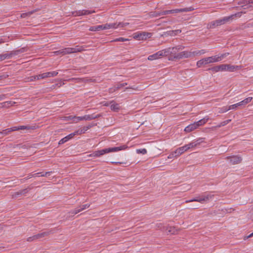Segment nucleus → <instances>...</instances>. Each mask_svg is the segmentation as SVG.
I'll return each instance as SVG.
<instances>
[{"label": "nucleus", "instance_id": "36", "mask_svg": "<svg viewBox=\"0 0 253 253\" xmlns=\"http://www.w3.org/2000/svg\"><path fill=\"white\" fill-rule=\"evenodd\" d=\"M182 52L183 53V54L184 57V58L194 57V54H194L193 51L190 52V51H182Z\"/></svg>", "mask_w": 253, "mask_h": 253}, {"label": "nucleus", "instance_id": "42", "mask_svg": "<svg viewBox=\"0 0 253 253\" xmlns=\"http://www.w3.org/2000/svg\"><path fill=\"white\" fill-rule=\"evenodd\" d=\"M206 52H207L206 50H205V49H202V50H200L194 51H193L194 56L203 54L205 53Z\"/></svg>", "mask_w": 253, "mask_h": 253}, {"label": "nucleus", "instance_id": "7", "mask_svg": "<svg viewBox=\"0 0 253 253\" xmlns=\"http://www.w3.org/2000/svg\"><path fill=\"white\" fill-rule=\"evenodd\" d=\"M152 36V33L148 32H140L134 34L133 38L138 40H144L150 38Z\"/></svg>", "mask_w": 253, "mask_h": 253}, {"label": "nucleus", "instance_id": "24", "mask_svg": "<svg viewBox=\"0 0 253 253\" xmlns=\"http://www.w3.org/2000/svg\"><path fill=\"white\" fill-rule=\"evenodd\" d=\"M28 190L27 189H24L21 190L18 192H14L12 195L13 198H17L19 195H24L28 192Z\"/></svg>", "mask_w": 253, "mask_h": 253}, {"label": "nucleus", "instance_id": "44", "mask_svg": "<svg viewBox=\"0 0 253 253\" xmlns=\"http://www.w3.org/2000/svg\"><path fill=\"white\" fill-rule=\"evenodd\" d=\"M183 54V53L182 51L181 52H179L178 53H177L176 55H174V60L184 58V57Z\"/></svg>", "mask_w": 253, "mask_h": 253}, {"label": "nucleus", "instance_id": "22", "mask_svg": "<svg viewBox=\"0 0 253 253\" xmlns=\"http://www.w3.org/2000/svg\"><path fill=\"white\" fill-rule=\"evenodd\" d=\"M74 136H75V133H74L73 132L69 134L67 136H66L64 137V138H63L62 139H61L59 141V143H58L59 144L61 145V144H64V143L66 142L67 141H68L70 139H71L72 138H73V137Z\"/></svg>", "mask_w": 253, "mask_h": 253}, {"label": "nucleus", "instance_id": "30", "mask_svg": "<svg viewBox=\"0 0 253 253\" xmlns=\"http://www.w3.org/2000/svg\"><path fill=\"white\" fill-rule=\"evenodd\" d=\"M100 115H95L94 114L87 115L83 116L84 120H91L98 118Z\"/></svg>", "mask_w": 253, "mask_h": 253}, {"label": "nucleus", "instance_id": "19", "mask_svg": "<svg viewBox=\"0 0 253 253\" xmlns=\"http://www.w3.org/2000/svg\"><path fill=\"white\" fill-rule=\"evenodd\" d=\"M106 153H107V152L106 148L102 150L96 151L93 153L91 154L90 156L98 157Z\"/></svg>", "mask_w": 253, "mask_h": 253}, {"label": "nucleus", "instance_id": "45", "mask_svg": "<svg viewBox=\"0 0 253 253\" xmlns=\"http://www.w3.org/2000/svg\"><path fill=\"white\" fill-rule=\"evenodd\" d=\"M183 54V53L182 51L181 52H179L178 53H177L176 55H174V60L184 58V57Z\"/></svg>", "mask_w": 253, "mask_h": 253}, {"label": "nucleus", "instance_id": "33", "mask_svg": "<svg viewBox=\"0 0 253 253\" xmlns=\"http://www.w3.org/2000/svg\"><path fill=\"white\" fill-rule=\"evenodd\" d=\"M111 103H112L110 106L111 109L114 111L118 112V111L120 109L119 105L117 103H115L114 101H112Z\"/></svg>", "mask_w": 253, "mask_h": 253}, {"label": "nucleus", "instance_id": "23", "mask_svg": "<svg viewBox=\"0 0 253 253\" xmlns=\"http://www.w3.org/2000/svg\"><path fill=\"white\" fill-rule=\"evenodd\" d=\"M102 30H106L109 29H117V23H109V24H105L104 25H102Z\"/></svg>", "mask_w": 253, "mask_h": 253}, {"label": "nucleus", "instance_id": "15", "mask_svg": "<svg viewBox=\"0 0 253 253\" xmlns=\"http://www.w3.org/2000/svg\"><path fill=\"white\" fill-rule=\"evenodd\" d=\"M127 148V146L126 145H124L123 146L120 147H115L113 148H106L107 153L113 152H117L120 150H125Z\"/></svg>", "mask_w": 253, "mask_h": 253}, {"label": "nucleus", "instance_id": "5", "mask_svg": "<svg viewBox=\"0 0 253 253\" xmlns=\"http://www.w3.org/2000/svg\"><path fill=\"white\" fill-rule=\"evenodd\" d=\"M182 49L181 46L173 47H169L164 50L165 56H169L171 59L174 60V55H176L177 52Z\"/></svg>", "mask_w": 253, "mask_h": 253}, {"label": "nucleus", "instance_id": "28", "mask_svg": "<svg viewBox=\"0 0 253 253\" xmlns=\"http://www.w3.org/2000/svg\"><path fill=\"white\" fill-rule=\"evenodd\" d=\"M197 129V127L196 126V125L195 123L191 124L189 125V126H187L185 129L184 131L187 132H190L195 129Z\"/></svg>", "mask_w": 253, "mask_h": 253}, {"label": "nucleus", "instance_id": "16", "mask_svg": "<svg viewBox=\"0 0 253 253\" xmlns=\"http://www.w3.org/2000/svg\"><path fill=\"white\" fill-rule=\"evenodd\" d=\"M212 196H213L211 195V194H205L204 195H202L201 196L198 197L199 199L198 202L201 203H203L204 202H206L209 200L212 197Z\"/></svg>", "mask_w": 253, "mask_h": 253}, {"label": "nucleus", "instance_id": "38", "mask_svg": "<svg viewBox=\"0 0 253 253\" xmlns=\"http://www.w3.org/2000/svg\"><path fill=\"white\" fill-rule=\"evenodd\" d=\"M204 138H199L196 140H193L194 143L195 144V147L200 145L202 143L204 142Z\"/></svg>", "mask_w": 253, "mask_h": 253}, {"label": "nucleus", "instance_id": "49", "mask_svg": "<svg viewBox=\"0 0 253 253\" xmlns=\"http://www.w3.org/2000/svg\"><path fill=\"white\" fill-rule=\"evenodd\" d=\"M136 152L138 154H145L147 153V150L146 149H137Z\"/></svg>", "mask_w": 253, "mask_h": 253}, {"label": "nucleus", "instance_id": "21", "mask_svg": "<svg viewBox=\"0 0 253 253\" xmlns=\"http://www.w3.org/2000/svg\"><path fill=\"white\" fill-rule=\"evenodd\" d=\"M209 120V117L206 116L203 119H202L197 122H194L197 128L198 127H199L200 126H203L204 124H205Z\"/></svg>", "mask_w": 253, "mask_h": 253}, {"label": "nucleus", "instance_id": "27", "mask_svg": "<svg viewBox=\"0 0 253 253\" xmlns=\"http://www.w3.org/2000/svg\"><path fill=\"white\" fill-rule=\"evenodd\" d=\"M15 104V102L12 101H5L0 103L1 107L2 108H8L10 106H12Z\"/></svg>", "mask_w": 253, "mask_h": 253}, {"label": "nucleus", "instance_id": "8", "mask_svg": "<svg viewBox=\"0 0 253 253\" xmlns=\"http://www.w3.org/2000/svg\"><path fill=\"white\" fill-rule=\"evenodd\" d=\"M238 3L244 9L253 7V0H241Z\"/></svg>", "mask_w": 253, "mask_h": 253}, {"label": "nucleus", "instance_id": "9", "mask_svg": "<svg viewBox=\"0 0 253 253\" xmlns=\"http://www.w3.org/2000/svg\"><path fill=\"white\" fill-rule=\"evenodd\" d=\"M95 12L94 10H77L72 12V14L74 16H79L83 15H89Z\"/></svg>", "mask_w": 253, "mask_h": 253}, {"label": "nucleus", "instance_id": "52", "mask_svg": "<svg viewBox=\"0 0 253 253\" xmlns=\"http://www.w3.org/2000/svg\"><path fill=\"white\" fill-rule=\"evenodd\" d=\"M240 106L239 105H238V103L233 105H230L228 107L229 110H234L236 109L237 107Z\"/></svg>", "mask_w": 253, "mask_h": 253}, {"label": "nucleus", "instance_id": "51", "mask_svg": "<svg viewBox=\"0 0 253 253\" xmlns=\"http://www.w3.org/2000/svg\"><path fill=\"white\" fill-rule=\"evenodd\" d=\"M185 146L186 148H187V150H189L190 148L195 147V144L194 143L193 141H192L189 144L185 145Z\"/></svg>", "mask_w": 253, "mask_h": 253}, {"label": "nucleus", "instance_id": "11", "mask_svg": "<svg viewBox=\"0 0 253 253\" xmlns=\"http://www.w3.org/2000/svg\"><path fill=\"white\" fill-rule=\"evenodd\" d=\"M165 56V52H164V50H162L159 51L158 52H157L152 55H149L148 57V59L149 60L152 61V60L159 59L161 57Z\"/></svg>", "mask_w": 253, "mask_h": 253}, {"label": "nucleus", "instance_id": "20", "mask_svg": "<svg viewBox=\"0 0 253 253\" xmlns=\"http://www.w3.org/2000/svg\"><path fill=\"white\" fill-rule=\"evenodd\" d=\"M89 206H90V204H88L82 205V206H80L79 208H78L75 209L74 211H73L72 213L73 214H76L80 212V211H82L83 210L89 208Z\"/></svg>", "mask_w": 253, "mask_h": 253}, {"label": "nucleus", "instance_id": "3", "mask_svg": "<svg viewBox=\"0 0 253 253\" xmlns=\"http://www.w3.org/2000/svg\"><path fill=\"white\" fill-rule=\"evenodd\" d=\"M83 50V48L82 46L79 45L76 46L75 47H67L63 49H61L55 52L57 55H65L67 54L76 53L81 52Z\"/></svg>", "mask_w": 253, "mask_h": 253}, {"label": "nucleus", "instance_id": "37", "mask_svg": "<svg viewBox=\"0 0 253 253\" xmlns=\"http://www.w3.org/2000/svg\"><path fill=\"white\" fill-rule=\"evenodd\" d=\"M13 128L14 130L16 131L19 130L29 129L30 127L25 126H13Z\"/></svg>", "mask_w": 253, "mask_h": 253}, {"label": "nucleus", "instance_id": "64", "mask_svg": "<svg viewBox=\"0 0 253 253\" xmlns=\"http://www.w3.org/2000/svg\"><path fill=\"white\" fill-rule=\"evenodd\" d=\"M116 164H118V163H119V164H121V163H120V162H116Z\"/></svg>", "mask_w": 253, "mask_h": 253}, {"label": "nucleus", "instance_id": "46", "mask_svg": "<svg viewBox=\"0 0 253 253\" xmlns=\"http://www.w3.org/2000/svg\"><path fill=\"white\" fill-rule=\"evenodd\" d=\"M228 111H229V109H228V107H227L226 106H224L223 107L219 108V113H225Z\"/></svg>", "mask_w": 253, "mask_h": 253}, {"label": "nucleus", "instance_id": "13", "mask_svg": "<svg viewBox=\"0 0 253 253\" xmlns=\"http://www.w3.org/2000/svg\"><path fill=\"white\" fill-rule=\"evenodd\" d=\"M58 73L57 71L48 72L40 74V77L41 79L48 78L50 77H53L58 75Z\"/></svg>", "mask_w": 253, "mask_h": 253}, {"label": "nucleus", "instance_id": "6", "mask_svg": "<svg viewBox=\"0 0 253 253\" xmlns=\"http://www.w3.org/2000/svg\"><path fill=\"white\" fill-rule=\"evenodd\" d=\"M221 71L234 72V71L239 70L242 68L241 66L232 65L230 64H221Z\"/></svg>", "mask_w": 253, "mask_h": 253}, {"label": "nucleus", "instance_id": "10", "mask_svg": "<svg viewBox=\"0 0 253 253\" xmlns=\"http://www.w3.org/2000/svg\"><path fill=\"white\" fill-rule=\"evenodd\" d=\"M19 52L20 50L12 51L9 53L0 54V62L6 59H9L14 55H17Z\"/></svg>", "mask_w": 253, "mask_h": 253}, {"label": "nucleus", "instance_id": "58", "mask_svg": "<svg viewBox=\"0 0 253 253\" xmlns=\"http://www.w3.org/2000/svg\"><path fill=\"white\" fill-rule=\"evenodd\" d=\"M7 76H4V75L0 76V80L2 79H3V78H6Z\"/></svg>", "mask_w": 253, "mask_h": 253}, {"label": "nucleus", "instance_id": "14", "mask_svg": "<svg viewBox=\"0 0 253 253\" xmlns=\"http://www.w3.org/2000/svg\"><path fill=\"white\" fill-rule=\"evenodd\" d=\"M162 224L159 223L158 224V227L160 229H162L163 230H165L167 233H169L172 234H175L176 231L174 227H163V229L162 228Z\"/></svg>", "mask_w": 253, "mask_h": 253}, {"label": "nucleus", "instance_id": "34", "mask_svg": "<svg viewBox=\"0 0 253 253\" xmlns=\"http://www.w3.org/2000/svg\"><path fill=\"white\" fill-rule=\"evenodd\" d=\"M101 30H103L102 25L92 26L89 29V31H99Z\"/></svg>", "mask_w": 253, "mask_h": 253}, {"label": "nucleus", "instance_id": "43", "mask_svg": "<svg viewBox=\"0 0 253 253\" xmlns=\"http://www.w3.org/2000/svg\"><path fill=\"white\" fill-rule=\"evenodd\" d=\"M231 121V120H230V119L224 121H223L222 122H221L217 126V127H220L223 126H224L226 125L227 124H228L229 123H230Z\"/></svg>", "mask_w": 253, "mask_h": 253}, {"label": "nucleus", "instance_id": "31", "mask_svg": "<svg viewBox=\"0 0 253 253\" xmlns=\"http://www.w3.org/2000/svg\"><path fill=\"white\" fill-rule=\"evenodd\" d=\"M69 119L72 120L73 122L76 123L80 121L84 120L83 116L82 117H76V116H70L68 117Z\"/></svg>", "mask_w": 253, "mask_h": 253}, {"label": "nucleus", "instance_id": "17", "mask_svg": "<svg viewBox=\"0 0 253 253\" xmlns=\"http://www.w3.org/2000/svg\"><path fill=\"white\" fill-rule=\"evenodd\" d=\"M127 84V83H119L117 84L116 85H114L113 87L110 88L109 89V91L110 93H113L114 91L119 89L122 87L125 86Z\"/></svg>", "mask_w": 253, "mask_h": 253}, {"label": "nucleus", "instance_id": "40", "mask_svg": "<svg viewBox=\"0 0 253 253\" xmlns=\"http://www.w3.org/2000/svg\"><path fill=\"white\" fill-rule=\"evenodd\" d=\"M41 79V77H40V75H35L33 76H31L27 79V81H34L36 80H38Z\"/></svg>", "mask_w": 253, "mask_h": 253}, {"label": "nucleus", "instance_id": "63", "mask_svg": "<svg viewBox=\"0 0 253 253\" xmlns=\"http://www.w3.org/2000/svg\"><path fill=\"white\" fill-rule=\"evenodd\" d=\"M105 106H108V104L107 103H106V104H105Z\"/></svg>", "mask_w": 253, "mask_h": 253}, {"label": "nucleus", "instance_id": "54", "mask_svg": "<svg viewBox=\"0 0 253 253\" xmlns=\"http://www.w3.org/2000/svg\"><path fill=\"white\" fill-rule=\"evenodd\" d=\"M128 41V39H125V38H117L115 40H114V42H125V41Z\"/></svg>", "mask_w": 253, "mask_h": 253}, {"label": "nucleus", "instance_id": "62", "mask_svg": "<svg viewBox=\"0 0 253 253\" xmlns=\"http://www.w3.org/2000/svg\"><path fill=\"white\" fill-rule=\"evenodd\" d=\"M73 80H74V78H72V79H69L68 81H72Z\"/></svg>", "mask_w": 253, "mask_h": 253}, {"label": "nucleus", "instance_id": "59", "mask_svg": "<svg viewBox=\"0 0 253 253\" xmlns=\"http://www.w3.org/2000/svg\"><path fill=\"white\" fill-rule=\"evenodd\" d=\"M4 42V41L2 39H0V44L3 43Z\"/></svg>", "mask_w": 253, "mask_h": 253}, {"label": "nucleus", "instance_id": "60", "mask_svg": "<svg viewBox=\"0 0 253 253\" xmlns=\"http://www.w3.org/2000/svg\"><path fill=\"white\" fill-rule=\"evenodd\" d=\"M32 175H33V174H30V175H29V176H27V177L26 178V179H28L30 178L32 176H32Z\"/></svg>", "mask_w": 253, "mask_h": 253}, {"label": "nucleus", "instance_id": "25", "mask_svg": "<svg viewBox=\"0 0 253 253\" xmlns=\"http://www.w3.org/2000/svg\"><path fill=\"white\" fill-rule=\"evenodd\" d=\"M187 148H186L185 145L182 147H180L177 148L175 151V153H177V156H179L180 155L183 154L184 152L187 151Z\"/></svg>", "mask_w": 253, "mask_h": 253}, {"label": "nucleus", "instance_id": "48", "mask_svg": "<svg viewBox=\"0 0 253 253\" xmlns=\"http://www.w3.org/2000/svg\"><path fill=\"white\" fill-rule=\"evenodd\" d=\"M129 24L127 22H119L118 23H117V28L118 27H124L125 26H126Z\"/></svg>", "mask_w": 253, "mask_h": 253}, {"label": "nucleus", "instance_id": "61", "mask_svg": "<svg viewBox=\"0 0 253 253\" xmlns=\"http://www.w3.org/2000/svg\"><path fill=\"white\" fill-rule=\"evenodd\" d=\"M253 236V232L252 233H251L249 236L248 237H251Z\"/></svg>", "mask_w": 253, "mask_h": 253}, {"label": "nucleus", "instance_id": "35", "mask_svg": "<svg viewBox=\"0 0 253 253\" xmlns=\"http://www.w3.org/2000/svg\"><path fill=\"white\" fill-rule=\"evenodd\" d=\"M51 173L50 171L43 172H38L32 175L33 176H47Z\"/></svg>", "mask_w": 253, "mask_h": 253}, {"label": "nucleus", "instance_id": "26", "mask_svg": "<svg viewBox=\"0 0 253 253\" xmlns=\"http://www.w3.org/2000/svg\"><path fill=\"white\" fill-rule=\"evenodd\" d=\"M50 233H51V231H45V232L38 233V234H36V235L37 237V239L38 240V239L47 237Z\"/></svg>", "mask_w": 253, "mask_h": 253}, {"label": "nucleus", "instance_id": "18", "mask_svg": "<svg viewBox=\"0 0 253 253\" xmlns=\"http://www.w3.org/2000/svg\"><path fill=\"white\" fill-rule=\"evenodd\" d=\"M91 126L90 125L88 126H84L82 128L78 129L77 130L75 131L73 133H75V136L76 135H80L85 133V131H86Z\"/></svg>", "mask_w": 253, "mask_h": 253}, {"label": "nucleus", "instance_id": "41", "mask_svg": "<svg viewBox=\"0 0 253 253\" xmlns=\"http://www.w3.org/2000/svg\"><path fill=\"white\" fill-rule=\"evenodd\" d=\"M181 32V30L178 29V30H172V31H169V34L170 36H173L176 35H177L178 34H180Z\"/></svg>", "mask_w": 253, "mask_h": 253}, {"label": "nucleus", "instance_id": "47", "mask_svg": "<svg viewBox=\"0 0 253 253\" xmlns=\"http://www.w3.org/2000/svg\"><path fill=\"white\" fill-rule=\"evenodd\" d=\"M34 13V11H29L28 12H26V13H23L22 14H21V17L22 18H25L27 16H30V15H31L33 13Z\"/></svg>", "mask_w": 253, "mask_h": 253}, {"label": "nucleus", "instance_id": "12", "mask_svg": "<svg viewBox=\"0 0 253 253\" xmlns=\"http://www.w3.org/2000/svg\"><path fill=\"white\" fill-rule=\"evenodd\" d=\"M227 159L229 160L230 163L232 165H236L239 164L241 162L242 159L239 156H233L226 158Z\"/></svg>", "mask_w": 253, "mask_h": 253}, {"label": "nucleus", "instance_id": "56", "mask_svg": "<svg viewBox=\"0 0 253 253\" xmlns=\"http://www.w3.org/2000/svg\"><path fill=\"white\" fill-rule=\"evenodd\" d=\"M126 89H132V90H138L137 87H135L134 86L126 87Z\"/></svg>", "mask_w": 253, "mask_h": 253}, {"label": "nucleus", "instance_id": "55", "mask_svg": "<svg viewBox=\"0 0 253 253\" xmlns=\"http://www.w3.org/2000/svg\"><path fill=\"white\" fill-rule=\"evenodd\" d=\"M198 200H199V199L198 197H197L189 200H186L185 201V203H188L192 202H198Z\"/></svg>", "mask_w": 253, "mask_h": 253}, {"label": "nucleus", "instance_id": "32", "mask_svg": "<svg viewBox=\"0 0 253 253\" xmlns=\"http://www.w3.org/2000/svg\"><path fill=\"white\" fill-rule=\"evenodd\" d=\"M13 129V127H12L11 128H8L7 129L3 130L1 131H0V134H1L4 136L7 135L9 134L11 132L14 131Z\"/></svg>", "mask_w": 253, "mask_h": 253}, {"label": "nucleus", "instance_id": "39", "mask_svg": "<svg viewBox=\"0 0 253 253\" xmlns=\"http://www.w3.org/2000/svg\"><path fill=\"white\" fill-rule=\"evenodd\" d=\"M221 65H218L216 66H214L211 68H210L209 70H211L214 72H218L219 71H221Z\"/></svg>", "mask_w": 253, "mask_h": 253}, {"label": "nucleus", "instance_id": "29", "mask_svg": "<svg viewBox=\"0 0 253 253\" xmlns=\"http://www.w3.org/2000/svg\"><path fill=\"white\" fill-rule=\"evenodd\" d=\"M252 97H249L248 98H246L244 100H242V101L238 102V105H239L240 106H244L249 103V102H250L252 100Z\"/></svg>", "mask_w": 253, "mask_h": 253}, {"label": "nucleus", "instance_id": "50", "mask_svg": "<svg viewBox=\"0 0 253 253\" xmlns=\"http://www.w3.org/2000/svg\"><path fill=\"white\" fill-rule=\"evenodd\" d=\"M37 240H38V239H37V237L36 236V235H35L33 236L30 237L27 239V241L28 242H32V241H35Z\"/></svg>", "mask_w": 253, "mask_h": 253}, {"label": "nucleus", "instance_id": "2", "mask_svg": "<svg viewBox=\"0 0 253 253\" xmlns=\"http://www.w3.org/2000/svg\"><path fill=\"white\" fill-rule=\"evenodd\" d=\"M242 12H237L229 16L224 17L221 19L216 20L210 23L208 25L209 28H214L218 26L224 24L226 23L232 21L235 17H240L241 16Z\"/></svg>", "mask_w": 253, "mask_h": 253}, {"label": "nucleus", "instance_id": "57", "mask_svg": "<svg viewBox=\"0 0 253 253\" xmlns=\"http://www.w3.org/2000/svg\"><path fill=\"white\" fill-rule=\"evenodd\" d=\"M5 98V94H0V101L2 100Z\"/></svg>", "mask_w": 253, "mask_h": 253}, {"label": "nucleus", "instance_id": "53", "mask_svg": "<svg viewBox=\"0 0 253 253\" xmlns=\"http://www.w3.org/2000/svg\"><path fill=\"white\" fill-rule=\"evenodd\" d=\"M178 156H177V153H175V151H174L169 155V156L168 157V159H172L173 158H175Z\"/></svg>", "mask_w": 253, "mask_h": 253}, {"label": "nucleus", "instance_id": "1", "mask_svg": "<svg viewBox=\"0 0 253 253\" xmlns=\"http://www.w3.org/2000/svg\"><path fill=\"white\" fill-rule=\"evenodd\" d=\"M229 54V53L228 52H226L221 54L220 55H215L203 58L197 61V66L198 67L200 68L204 65L219 62Z\"/></svg>", "mask_w": 253, "mask_h": 253}, {"label": "nucleus", "instance_id": "4", "mask_svg": "<svg viewBox=\"0 0 253 253\" xmlns=\"http://www.w3.org/2000/svg\"><path fill=\"white\" fill-rule=\"evenodd\" d=\"M193 9H194L192 7H187V8H177V9H172V10H164L162 12H160L158 14H157L156 16H161V15H167V14H169L189 12V11H192Z\"/></svg>", "mask_w": 253, "mask_h": 253}]
</instances>
